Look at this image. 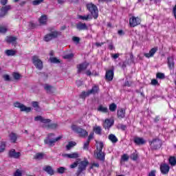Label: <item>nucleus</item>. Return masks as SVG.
<instances>
[{
  "label": "nucleus",
  "mask_w": 176,
  "mask_h": 176,
  "mask_svg": "<svg viewBox=\"0 0 176 176\" xmlns=\"http://www.w3.org/2000/svg\"><path fill=\"white\" fill-rule=\"evenodd\" d=\"M34 120H35V122H41V123H43L44 124H47L48 129H56L57 128V124H49V123H50V122H52V120H50V119L44 118L43 117H42L41 116H36V118H34Z\"/></svg>",
  "instance_id": "1"
},
{
  "label": "nucleus",
  "mask_w": 176,
  "mask_h": 176,
  "mask_svg": "<svg viewBox=\"0 0 176 176\" xmlns=\"http://www.w3.org/2000/svg\"><path fill=\"white\" fill-rule=\"evenodd\" d=\"M60 138H63V137L58 136L56 138H54V134L50 133L48 134L47 138L44 140V142L47 145H50V146H53L54 143L57 142V141H60Z\"/></svg>",
  "instance_id": "2"
},
{
  "label": "nucleus",
  "mask_w": 176,
  "mask_h": 176,
  "mask_svg": "<svg viewBox=\"0 0 176 176\" xmlns=\"http://www.w3.org/2000/svg\"><path fill=\"white\" fill-rule=\"evenodd\" d=\"M87 9L91 12L94 19H97V17H98V9L96 5L93 4V3L87 4Z\"/></svg>",
  "instance_id": "3"
},
{
  "label": "nucleus",
  "mask_w": 176,
  "mask_h": 176,
  "mask_svg": "<svg viewBox=\"0 0 176 176\" xmlns=\"http://www.w3.org/2000/svg\"><path fill=\"white\" fill-rule=\"evenodd\" d=\"M72 130H73V131H74L75 133H77V134H78L80 137L82 138L87 137L89 134L86 130L79 126H77L76 125H72Z\"/></svg>",
  "instance_id": "4"
},
{
  "label": "nucleus",
  "mask_w": 176,
  "mask_h": 176,
  "mask_svg": "<svg viewBox=\"0 0 176 176\" xmlns=\"http://www.w3.org/2000/svg\"><path fill=\"white\" fill-rule=\"evenodd\" d=\"M99 90H100V88H98V86L95 85L91 88V90L82 92V94L80 95V97H82V98H86V97H89L90 94H97Z\"/></svg>",
  "instance_id": "5"
},
{
  "label": "nucleus",
  "mask_w": 176,
  "mask_h": 176,
  "mask_svg": "<svg viewBox=\"0 0 176 176\" xmlns=\"http://www.w3.org/2000/svg\"><path fill=\"white\" fill-rule=\"evenodd\" d=\"M60 35H61V33L60 32L54 31L51 33L46 34L44 36V41L45 42H49L52 41V39H56V38L60 36Z\"/></svg>",
  "instance_id": "6"
},
{
  "label": "nucleus",
  "mask_w": 176,
  "mask_h": 176,
  "mask_svg": "<svg viewBox=\"0 0 176 176\" xmlns=\"http://www.w3.org/2000/svg\"><path fill=\"white\" fill-rule=\"evenodd\" d=\"M32 61L36 68H37V69H39V71H41V69L43 68V63L42 62V60H41L39 57L34 56L32 58Z\"/></svg>",
  "instance_id": "7"
},
{
  "label": "nucleus",
  "mask_w": 176,
  "mask_h": 176,
  "mask_svg": "<svg viewBox=\"0 0 176 176\" xmlns=\"http://www.w3.org/2000/svg\"><path fill=\"white\" fill-rule=\"evenodd\" d=\"M89 166V161L87 160L81 161L78 163V169L77 171V174L79 175L81 173H83L86 170V168Z\"/></svg>",
  "instance_id": "8"
},
{
  "label": "nucleus",
  "mask_w": 176,
  "mask_h": 176,
  "mask_svg": "<svg viewBox=\"0 0 176 176\" xmlns=\"http://www.w3.org/2000/svg\"><path fill=\"white\" fill-rule=\"evenodd\" d=\"M14 106L15 107V108H19L21 112H31V107H25V105L19 102H15L14 104Z\"/></svg>",
  "instance_id": "9"
},
{
  "label": "nucleus",
  "mask_w": 176,
  "mask_h": 176,
  "mask_svg": "<svg viewBox=\"0 0 176 176\" xmlns=\"http://www.w3.org/2000/svg\"><path fill=\"white\" fill-rule=\"evenodd\" d=\"M129 24L131 27H137V25H140V24H141V19L138 16H132L129 19Z\"/></svg>",
  "instance_id": "10"
},
{
  "label": "nucleus",
  "mask_w": 176,
  "mask_h": 176,
  "mask_svg": "<svg viewBox=\"0 0 176 176\" xmlns=\"http://www.w3.org/2000/svg\"><path fill=\"white\" fill-rule=\"evenodd\" d=\"M151 149H159L162 146V140L159 139H154L151 142H150Z\"/></svg>",
  "instance_id": "11"
},
{
  "label": "nucleus",
  "mask_w": 176,
  "mask_h": 176,
  "mask_svg": "<svg viewBox=\"0 0 176 176\" xmlns=\"http://www.w3.org/2000/svg\"><path fill=\"white\" fill-rule=\"evenodd\" d=\"M12 9L10 6H6L1 8L0 10V17H3L8 14V12Z\"/></svg>",
  "instance_id": "12"
},
{
  "label": "nucleus",
  "mask_w": 176,
  "mask_h": 176,
  "mask_svg": "<svg viewBox=\"0 0 176 176\" xmlns=\"http://www.w3.org/2000/svg\"><path fill=\"white\" fill-rule=\"evenodd\" d=\"M160 170L162 174H168L170 171V166L166 164H162L160 166Z\"/></svg>",
  "instance_id": "13"
},
{
  "label": "nucleus",
  "mask_w": 176,
  "mask_h": 176,
  "mask_svg": "<svg viewBox=\"0 0 176 176\" xmlns=\"http://www.w3.org/2000/svg\"><path fill=\"white\" fill-rule=\"evenodd\" d=\"M9 156L14 159H19L21 156V153L20 152H16L14 149H11L9 152Z\"/></svg>",
  "instance_id": "14"
},
{
  "label": "nucleus",
  "mask_w": 176,
  "mask_h": 176,
  "mask_svg": "<svg viewBox=\"0 0 176 176\" xmlns=\"http://www.w3.org/2000/svg\"><path fill=\"white\" fill-rule=\"evenodd\" d=\"M156 52H157V47L152 48L148 53H144V56H146V58H151V57L155 56Z\"/></svg>",
  "instance_id": "15"
},
{
  "label": "nucleus",
  "mask_w": 176,
  "mask_h": 176,
  "mask_svg": "<svg viewBox=\"0 0 176 176\" xmlns=\"http://www.w3.org/2000/svg\"><path fill=\"white\" fill-rule=\"evenodd\" d=\"M113 123H115V121H113V120H112V119L105 120L104 124H103L104 128L105 129H111V127H112V126H113Z\"/></svg>",
  "instance_id": "16"
},
{
  "label": "nucleus",
  "mask_w": 176,
  "mask_h": 176,
  "mask_svg": "<svg viewBox=\"0 0 176 176\" xmlns=\"http://www.w3.org/2000/svg\"><path fill=\"white\" fill-rule=\"evenodd\" d=\"M38 23L41 25H45L47 23V15L46 14H43L38 19Z\"/></svg>",
  "instance_id": "17"
},
{
  "label": "nucleus",
  "mask_w": 176,
  "mask_h": 176,
  "mask_svg": "<svg viewBox=\"0 0 176 176\" xmlns=\"http://www.w3.org/2000/svg\"><path fill=\"white\" fill-rule=\"evenodd\" d=\"M43 170L47 173L50 175H54V170L50 166H45L43 168Z\"/></svg>",
  "instance_id": "18"
},
{
  "label": "nucleus",
  "mask_w": 176,
  "mask_h": 176,
  "mask_svg": "<svg viewBox=\"0 0 176 176\" xmlns=\"http://www.w3.org/2000/svg\"><path fill=\"white\" fill-rule=\"evenodd\" d=\"M168 60V67L169 69H174V57L169 56L167 58Z\"/></svg>",
  "instance_id": "19"
},
{
  "label": "nucleus",
  "mask_w": 176,
  "mask_h": 176,
  "mask_svg": "<svg viewBox=\"0 0 176 176\" xmlns=\"http://www.w3.org/2000/svg\"><path fill=\"white\" fill-rule=\"evenodd\" d=\"M44 89L47 91V93H53V91L56 90V88H54V87H52L49 84H45Z\"/></svg>",
  "instance_id": "20"
},
{
  "label": "nucleus",
  "mask_w": 176,
  "mask_h": 176,
  "mask_svg": "<svg viewBox=\"0 0 176 176\" xmlns=\"http://www.w3.org/2000/svg\"><path fill=\"white\" fill-rule=\"evenodd\" d=\"M134 142L136 145H144L145 144V140L142 138L136 137L134 138Z\"/></svg>",
  "instance_id": "21"
},
{
  "label": "nucleus",
  "mask_w": 176,
  "mask_h": 176,
  "mask_svg": "<svg viewBox=\"0 0 176 176\" xmlns=\"http://www.w3.org/2000/svg\"><path fill=\"white\" fill-rule=\"evenodd\" d=\"M87 67H89V63H84L80 65H79L77 68L78 69V72H82V71H85V69H87Z\"/></svg>",
  "instance_id": "22"
},
{
  "label": "nucleus",
  "mask_w": 176,
  "mask_h": 176,
  "mask_svg": "<svg viewBox=\"0 0 176 176\" xmlns=\"http://www.w3.org/2000/svg\"><path fill=\"white\" fill-rule=\"evenodd\" d=\"M126 115V110L123 109H120L118 111L117 116L120 119H123Z\"/></svg>",
  "instance_id": "23"
},
{
  "label": "nucleus",
  "mask_w": 176,
  "mask_h": 176,
  "mask_svg": "<svg viewBox=\"0 0 176 176\" xmlns=\"http://www.w3.org/2000/svg\"><path fill=\"white\" fill-rule=\"evenodd\" d=\"M106 79L107 80H112L113 79V71L109 70L106 72Z\"/></svg>",
  "instance_id": "24"
},
{
  "label": "nucleus",
  "mask_w": 176,
  "mask_h": 176,
  "mask_svg": "<svg viewBox=\"0 0 176 176\" xmlns=\"http://www.w3.org/2000/svg\"><path fill=\"white\" fill-rule=\"evenodd\" d=\"M65 157H68L69 159H77L79 157V153L78 152L70 153V154H65Z\"/></svg>",
  "instance_id": "25"
},
{
  "label": "nucleus",
  "mask_w": 176,
  "mask_h": 176,
  "mask_svg": "<svg viewBox=\"0 0 176 176\" xmlns=\"http://www.w3.org/2000/svg\"><path fill=\"white\" fill-rule=\"evenodd\" d=\"M76 28L80 31H82V30H87V25H86V23H82L80 22L76 25Z\"/></svg>",
  "instance_id": "26"
},
{
  "label": "nucleus",
  "mask_w": 176,
  "mask_h": 176,
  "mask_svg": "<svg viewBox=\"0 0 176 176\" xmlns=\"http://www.w3.org/2000/svg\"><path fill=\"white\" fill-rule=\"evenodd\" d=\"M96 156L97 159H98L99 160H105V153H104L103 152H96Z\"/></svg>",
  "instance_id": "27"
},
{
  "label": "nucleus",
  "mask_w": 176,
  "mask_h": 176,
  "mask_svg": "<svg viewBox=\"0 0 176 176\" xmlns=\"http://www.w3.org/2000/svg\"><path fill=\"white\" fill-rule=\"evenodd\" d=\"M97 151L96 152H102V148H104V143L102 142H96Z\"/></svg>",
  "instance_id": "28"
},
{
  "label": "nucleus",
  "mask_w": 176,
  "mask_h": 176,
  "mask_svg": "<svg viewBox=\"0 0 176 176\" xmlns=\"http://www.w3.org/2000/svg\"><path fill=\"white\" fill-rule=\"evenodd\" d=\"M9 137H10V141L11 142H16V141H17V135H16V133H11Z\"/></svg>",
  "instance_id": "29"
},
{
  "label": "nucleus",
  "mask_w": 176,
  "mask_h": 176,
  "mask_svg": "<svg viewBox=\"0 0 176 176\" xmlns=\"http://www.w3.org/2000/svg\"><path fill=\"white\" fill-rule=\"evenodd\" d=\"M17 38L16 37L14 36H8L6 38V42H8V43H14V42H16V40Z\"/></svg>",
  "instance_id": "30"
},
{
  "label": "nucleus",
  "mask_w": 176,
  "mask_h": 176,
  "mask_svg": "<svg viewBox=\"0 0 176 176\" xmlns=\"http://www.w3.org/2000/svg\"><path fill=\"white\" fill-rule=\"evenodd\" d=\"M98 111H99V112H103V113H107V112H108V107L100 105L98 108Z\"/></svg>",
  "instance_id": "31"
},
{
  "label": "nucleus",
  "mask_w": 176,
  "mask_h": 176,
  "mask_svg": "<svg viewBox=\"0 0 176 176\" xmlns=\"http://www.w3.org/2000/svg\"><path fill=\"white\" fill-rule=\"evenodd\" d=\"M109 140L113 142V144L116 143V142L118 141V138H116V136L113 134H110L109 135Z\"/></svg>",
  "instance_id": "32"
},
{
  "label": "nucleus",
  "mask_w": 176,
  "mask_h": 176,
  "mask_svg": "<svg viewBox=\"0 0 176 176\" xmlns=\"http://www.w3.org/2000/svg\"><path fill=\"white\" fill-rule=\"evenodd\" d=\"M77 18L79 20H84V21H87L88 19H91V17H90L89 14L84 15V16L83 15H78Z\"/></svg>",
  "instance_id": "33"
},
{
  "label": "nucleus",
  "mask_w": 176,
  "mask_h": 176,
  "mask_svg": "<svg viewBox=\"0 0 176 176\" xmlns=\"http://www.w3.org/2000/svg\"><path fill=\"white\" fill-rule=\"evenodd\" d=\"M94 131L96 133V134L101 135V126L96 125L94 126Z\"/></svg>",
  "instance_id": "34"
},
{
  "label": "nucleus",
  "mask_w": 176,
  "mask_h": 176,
  "mask_svg": "<svg viewBox=\"0 0 176 176\" xmlns=\"http://www.w3.org/2000/svg\"><path fill=\"white\" fill-rule=\"evenodd\" d=\"M6 148V143L5 142H0V153L5 152V149Z\"/></svg>",
  "instance_id": "35"
},
{
  "label": "nucleus",
  "mask_w": 176,
  "mask_h": 176,
  "mask_svg": "<svg viewBox=\"0 0 176 176\" xmlns=\"http://www.w3.org/2000/svg\"><path fill=\"white\" fill-rule=\"evenodd\" d=\"M116 108H118V106L115 103L111 104L109 107V109L111 112H115V111H116Z\"/></svg>",
  "instance_id": "36"
},
{
  "label": "nucleus",
  "mask_w": 176,
  "mask_h": 176,
  "mask_svg": "<svg viewBox=\"0 0 176 176\" xmlns=\"http://www.w3.org/2000/svg\"><path fill=\"white\" fill-rule=\"evenodd\" d=\"M75 145H76V142H69L68 144L66 146V148L67 149V151H69V149H71V148H74Z\"/></svg>",
  "instance_id": "37"
},
{
  "label": "nucleus",
  "mask_w": 176,
  "mask_h": 176,
  "mask_svg": "<svg viewBox=\"0 0 176 176\" xmlns=\"http://www.w3.org/2000/svg\"><path fill=\"white\" fill-rule=\"evenodd\" d=\"M6 54L7 56H14V54H16V51L13 50H6Z\"/></svg>",
  "instance_id": "38"
},
{
  "label": "nucleus",
  "mask_w": 176,
  "mask_h": 176,
  "mask_svg": "<svg viewBox=\"0 0 176 176\" xmlns=\"http://www.w3.org/2000/svg\"><path fill=\"white\" fill-rule=\"evenodd\" d=\"M169 164L171 166H175L176 165V158L175 157H170Z\"/></svg>",
  "instance_id": "39"
},
{
  "label": "nucleus",
  "mask_w": 176,
  "mask_h": 176,
  "mask_svg": "<svg viewBox=\"0 0 176 176\" xmlns=\"http://www.w3.org/2000/svg\"><path fill=\"white\" fill-rule=\"evenodd\" d=\"M34 159H36V160H42V159H43V153H36L34 156Z\"/></svg>",
  "instance_id": "40"
},
{
  "label": "nucleus",
  "mask_w": 176,
  "mask_h": 176,
  "mask_svg": "<svg viewBox=\"0 0 176 176\" xmlns=\"http://www.w3.org/2000/svg\"><path fill=\"white\" fill-rule=\"evenodd\" d=\"M66 170L67 168L63 166H60L57 168V173H58V174H64V173H65Z\"/></svg>",
  "instance_id": "41"
},
{
  "label": "nucleus",
  "mask_w": 176,
  "mask_h": 176,
  "mask_svg": "<svg viewBox=\"0 0 176 176\" xmlns=\"http://www.w3.org/2000/svg\"><path fill=\"white\" fill-rule=\"evenodd\" d=\"M43 1H45V0H34L32 1V4L34 6H36L38 5H41V3H42V2H43Z\"/></svg>",
  "instance_id": "42"
},
{
  "label": "nucleus",
  "mask_w": 176,
  "mask_h": 176,
  "mask_svg": "<svg viewBox=\"0 0 176 176\" xmlns=\"http://www.w3.org/2000/svg\"><path fill=\"white\" fill-rule=\"evenodd\" d=\"M12 76H13L14 79H15L16 80H19V79H20V78H21V76L19 73L12 74Z\"/></svg>",
  "instance_id": "43"
},
{
  "label": "nucleus",
  "mask_w": 176,
  "mask_h": 176,
  "mask_svg": "<svg viewBox=\"0 0 176 176\" xmlns=\"http://www.w3.org/2000/svg\"><path fill=\"white\" fill-rule=\"evenodd\" d=\"M127 160H129V155H127V154H124L122 156L121 162H127Z\"/></svg>",
  "instance_id": "44"
},
{
  "label": "nucleus",
  "mask_w": 176,
  "mask_h": 176,
  "mask_svg": "<svg viewBox=\"0 0 176 176\" xmlns=\"http://www.w3.org/2000/svg\"><path fill=\"white\" fill-rule=\"evenodd\" d=\"M8 31V28L5 26H0V32L1 34H5Z\"/></svg>",
  "instance_id": "45"
},
{
  "label": "nucleus",
  "mask_w": 176,
  "mask_h": 176,
  "mask_svg": "<svg viewBox=\"0 0 176 176\" xmlns=\"http://www.w3.org/2000/svg\"><path fill=\"white\" fill-rule=\"evenodd\" d=\"M50 60L51 63H54L55 64L60 63V60L57 58H50Z\"/></svg>",
  "instance_id": "46"
},
{
  "label": "nucleus",
  "mask_w": 176,
  "mask_h": 176,
  "mask_svg": "<svg viewBox=\"0 0 176 176\" xmlns=\"http://www.w3.org/2000/svg\"><path fill=\"white\" fill-rule=\"evenodd\" d=\"M72 57H74V54H68L65 55L63 56V58L69 60V59L72 58Z\"/></svg>",
  "instance_id": "47"
},
{
  "label": "nucleus",
  "mask_w": 176,
  "mask_h": 176,
  "mask_svg": "<svg viewBox=\"0 0 176 176\" xmlns=\"http://www.w3.org/2000/svg\"><path fill=\"white\" fill-rule=\"evenodd\" d=\"M151 85L153 86H159V81L156 79L151 80Z\"/></svg>",
  "instance_id": "48"
},
{
  "label": "nucleus",
  "mask_w": 176,
  "mask_h": 176,
  "mask_svg": "<svg viewBox=\"0 0 176 176\" xmlns=\"http://www.w3.org/2000/svg\"><path fill=\"white\" fill-rule=\"evenodd\" d=\"M156 77L158 79H164V74L163 73H157Z\"/></svg>",
  "instance_id": "49"
},
{
  "label": "nucleus",
  "mask_w": 176,
  "mask_h": 176,
  "mask_svg": "<svg viewBox=\"0 0 176 176\" xmlns=\"http://www.w3.org/2000/svg\"><path fill=\"white\" fill-rule=\"evenodd\" d=\"M89 144H90V142L89 140H87L86 142L84 143V146H83L84 149L85 150L89 149Z\"/></svg>",
  "instance_id": "50"
},
{
  "label": "nucleus",
  "mask_w": 176,
  "mask_h": 176,
  "mask_svg": "<svg viewBox=\"0 0 176 176\" xmlns=\"http://www.w3.org/2000/svg\"><path fill=\"white\" fill-rule=\"evenodd\" d=\"M14 176H21L23 175V173L20 170H16V171L14 174Z\"/></svg>",
  "instance_id": "51"
},
{
  "label": "nucleus",
  "mask_w": 176,
  "mask_h": 176,
  "mask_svg": "<svg viewBox=\"0 0 176 176\" xmlns=\"http://www.w3.org/2000/svg\"><path fill=\"white\" fill-rule=\"evenodd\" d=\"M78 164H79V162H74L73 164H72L70 165V168H75L78 167Z\"/></svg>",
  "instance_id": "52"
},
{
  "label": "nucleus",
  "mask_w": 176,
  "mask_h": 176,
  "mask_svg": "<svg viewBox=\"0 0 176 176\" xmlns=\"http://www.w3.org/2000/svg\"><path fill=\"white\" fill-rule=\"evenodd\" d=\"M3 78L4 79V80L8 82L9 80H10V76L8 74L3 75Z\"/></svg>",
  "instance_id": "53"
},
{
  "label": "nucleus",
  "mask_w": 176,
  "mask_h": 176,
  "mask_svg": "<svg viewBox=\"0 0 176 176\" xmlns=\"http://www.w3.org/2000/svg\"><path fill=\"white\" fill-rule=\"evenodd\" d=\"M118 129H120V130H126V125L118 124Z\"/></svg>",
  "instance_id": "54"
},
{
  "label": "nucleus",
  "mask_w": 176,
  "mask_h": 176,
  "mask_svg": "<svg viewBox=\"0 0 176 176\" xmlns=\"http://www.w3.org/2000/svg\"><path fill=\"white\" fill-rule=\"evenodd\" d=\"M119 54H111L112 58H114V60H116V58H119Z\"/></svg>",
  "instance_id": "55"
},
{
  "label": "nucleus",
  "mask_w": 176,
  "mask_h": 176,
  "mask_svg": "<svg viewBox=\"0 0 176 176\" xmlns=\"http://www.w3.org/2000/svg\"><path fill=\"white\" fill-rule=\"evenodd\" d=\"M72 41L74 42H76V43H79L80 39H79V37L74 36L72 38Z\"/></svg>",
  "instance_id": "56"
},
{
  "label": "nucleus",
  "mask_w": 176,
  "mask_h": 176,
  "mask_svg": "<svg viewBox=\"0 0 176 176\" xmlns=\"http://www.w3.org/2000/svg\"><path fill=\"white\" fill-rule=\"evenodd\" d=\"M148 176H156V170H151L148 173Z\"/></svg>",
  "instance_id": "57"
},
{
  "label": "nucleus",
  "mask_w": 176,
  "mask_h": 176,
  "mask_svg": "<svg viewBox=\"0 0 176 176\" xmlns=\"http://www.w3.org/2000/svg\"><path fill=\"white\" fill-rule=\"evenodd\" d=\"M93 137H94V133H90L89 135V137H88L87 141H89V142H90V141L92 140Z\"/></svg>",
  "instance_id": "58"
},
{
  "label": "nucleus",
  "mask_w": 176,
  "mask_h": 176,
  "mask_svg": "<svg viewBox=\"0 0 176 176\" xmlns=\"http://www.w3.org/2000/svg\"><path fill=\"white\" fill-rule=\"evenodd\" d=\"M94 167H100V164L98 163H93L90 168H93Z\"/></svg>",
  "instance_id": "59"
},
{
  "label": "nucleus",
  "mask_w": 176,
  "mask_h": 176,
  "mask_svg": "<svg viewBox=\"0 0 176 176\" xmlns=\"http://www.w3.org/2000/svg\"><path fill=\"white\" fill-rule=\"evenodd\" d=\"M32 105L34 108H38V102H32Z\"/></svg>",
  "instance_id": "60"
},
{
  "label": "nucleus",
  "mask_w": 176,
  "mask_h": 176,
  "mask_svg": "<svg viewBox=\"0 0 176 176\" xmlns=\"http://www.w3.org/2000/svg\"><path fill=\"white\" fill-rule=\"evenodd\" d=\"M0 2L1 5L5 6L8 3V0H0Z\"/></svg>",
  "instance_id": "61"
},
{
  "label": "nucleus",
  "mask_w": 176,
  "mask_h": 176,
  "mask_svg": "<svg viewBox=\"0 0 176 176\" xmlns=\"http://www.w3.org/2000/svg\"><path fill=\"white\" fill-rule=\"evenodd\" d=\"M58 3H59V5H63L64 3H65V0H57Z\"/></svg>",
  "instance_id": "62"
},
{
  "label": "nucleus",
  "mask_w": 176,
  "mask_h": 176,
  "mask_svg": "<svg viewBox=\"0 0 176 176\" xmlns=\"http://www.w3.org/2000/svg\"><path fill=\"white\" fill-rule=\"evenodd\" d=\"M131 157L133 160H137V155L135 154H132Z\"/></svg>",
  "instance_id": "63"
},
{
  "label": "nucleus",
  "mask_w": 176,
  "mask_h": 176,
  "mask_svg": "<svg viewBox=\"0 0 176 176\" xmlns=\"http://www.w3.org/2000/svg\"><path fill=\"white\" fill-rule=\"evenodd\" d=\"M173 14H174V16H175V19H176V5H175V7L173 8Z\"/></svg>",
  "instance_id": "64"
}]
</instances>
